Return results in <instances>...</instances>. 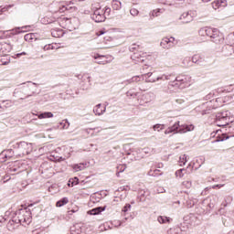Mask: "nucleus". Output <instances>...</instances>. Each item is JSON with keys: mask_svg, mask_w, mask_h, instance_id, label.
Here are the masks:
<instances>
[{"mask_svg": "<svg viewBox=\"0 0 234 234\" xmlns=\"http://www.w3.org/2000/svg\"><path fill=\"white\" fill-rule=\"evenodd\" d=\"M91 8L93 10L91 19L95 21V23H103V21L107 19L105 9H102L101 6H100V4H97V5L92 4Z\"/></svg>", "mask_w": 234, "mask_h": 234, "instance_id": "1", "label": "nucleus"}, {"mask_svg": "<svg viewBox=\"0 0 234 234\" xmlns=\"http://www.w3.org/2000/svg\"><path fill=\"white\" fill-rule=\"evenodd\" d=\"M191 83V77L187 75H179L176 78V80L170 82L172 87H177L178 89H186V87H189Z\"/></svg>", "mask_w": 234, "mask_h": 234, "instance_id": "2", "label": "nucleus"}, {"mask_svg": "<svg viewBox=\"0 0 234 234\" xmlns=\"http://www.w3.org/2000/svg\"><path fill=\"white\" fill-rule=\"evenodd\" d=\"M14 149H18V154L16 155V158L25 156V154H30L32 153V144L27 142L16 143L14 145Z\"/></svg>", "mask_w": 234, "mask_h": 234, "instance_id": "3", "label": "nucleus"}, {"mask_svg": "<svg viewBox=\"0 0 234 234\" xmlns=\"http://www.w3.org/2000/svg\"><path fill=\"white\" fill-rule=\"evenodd\" d=\"M216 124L218 127H226V125H229V112L226 111L217 113Z\"/></svg>", "mask_w": 234, "mask_h": 234, "instance_id": "4", "label": "nucleus"}, {"mask_svg": "<svg viewBox=\"0 0 234 234\" xmlns=\"http://www.w3.org/2000/svg\"><path fill=\"white\" fill-rule=\"evenodd\" d=\"M16 221L18 224H21L22 226H28V224L32 222V218H30L27 211L21 209L20 214L16 218Z\"/></svg>", "mask_w": 234, "mask_h": 234, "instance_id": "5", "label": "nucleus"}, {"mask_svg": "<svg viewBox=\"0 0 234 234\" xmlns=\"http://www.w3.org/2000/svg\"><path fill=\"white\" fill-rule=\"evenodd\" d=\"M93 58L94 59H97L95 63H97L98 65H107L114 59V58H112V56H105L100 54H96L95 56H93Z\"/></svg>", "mask_w": 234, "mask_h": 234, "instance_id": "6", "label": "nucleus"}, {"mask_svg": "<svg viewBox=\"0 0 234 234\" xmlns=\"http://www.w3.org/2000/svg\"><path fill=\"white\" fill-rule=\"evenodd\" d=\"M14 156H16L14 150L12 149L4 150L0 154V162L4 163V162H6L7 160H12Z\"/></svg>", "mask_w": 234, "mask_h": 234, "instance_id": "7", "label": "nucleus"}, {"mask_svg": "<svg viewBox=\"0 0 234 234\" xmlns=\"http://www.w3.org/2000/svg\"><path fill=\"white\" fill-rule=\"evenodd\" d=\"M133 61H135V63H144L146 59V54L142 51H135L131 56Z\"/></svg>", "mask_w": 234, "mask_h": 234, "instance_id": "8", "label": "nucleus"}, {"mask_svg": "<svg viewBox=\"0 0 234 234\" xmlns=\"http://www.w3.org/2000/svg\"><path fill=\"white\" fill-rule=\"evenodd\" d=\"M213 43H223L224 42V36L220 34V31L218 29H215L214 34L212 35V37L210 38Z\"/></svg>", "mask_w": 234, "mask_h": 234, "instance_id": "9", "label": "nucleus"}, {"mask_svg": "<svg viewBox=\"0 0 234 234\" xmlns=\"http://www.w3.org/2000/svg\"><path fill=\"white\" fill-rule=\"evenodd\" d=\"M179 19L185 24L191 23V21H193V12L187 11L183 13Z\"/></svg>", "mask_w": 234, "mask_h": 234, "instance_id": "10", "label": "nucleus"}, {"mask_svg": "<svg viewBox=\"0 0 234 234\" xmlns=\"http://www.w3.org/2000/svg\"><path fill=\"white\" fill-rule=\"evenodd\" d=\"M6 228L8 231H16V229L19 228V223L17 222V218H14L13 219L9 220L6 225Z\"/></svg>", "mask_w": 234, "mask_h": 234, "instance_id": "11", "label": "nucleus"}, {"mask_svg": "<svg viewBox=\"0 0 234 234\" xmlns=\"http://www.w3.org/2000/svg\"><path fill=\"white\" fill-rule=\"evenodd\" d=\"M204 61H206V59L204 58V56L200 54H195L192 57V63H195L196 65H199L200 67L204 65Z\"/></svg>", "mask_w": 234, "mask_h": 234, "instance_id": "12", "label": "nucleus"}, {"mask_svg": "<svg viewBox=\"0 0 234 234\" xmlns=\"http://www.w3.org/2000/svg\"><path fill=\"white\" fill-rule=\"evenodd\" d=\"M162 80L163 81L171 80V75H162L161 77H157L156 79H150L147 80V83H156V81H160Z\"/></svg>", "mask_w": 234, "mask_h": 234, "instance_id": "13", "label": "nucleus"}, {"mask_svg": "<svg viewBox=\"0 0 234 234\" xmlns=\"http://www.w3.org/2000/svg\"><path fill=\"white\" fill-rule=\"evenodd\" d=\"M105 111H106L105 106H102L101 104H97L93 108V112H94V114H96V116H101V114H103V112H105Z\"/></svg>", "mask_w": 234, "mask_h": 234, "instance_id": "14", "label": "nucleus"}, {"mask_svg": "<svg viewBox=\"0 0 234 234\" xmlns=\"http://www.w3.org/2000/svg\"><path fill=\"white\" fill-rule=\"evenodd\" d=\"M197 202V199L187 196L186 197H185V202L184 204L189 208V207H193V206H195V204Z\"/></svg>", "mask_w": 234, "mask_h": 234, "instance_id": "15", "label": "nucleus"}, {"mask_svg": "<svg viewBox=\"0 0 234 234\" xmlns=\"http://www.w3.org/2000/svg\"><path fill=\"white\" fill-rule=\"evenodd\" d=\"M179 127H180V122H176L173 126L168 127L165 131V134H171V133H175L176 131H178Z\"/></svg>", "mask_w": 234, "mask_h": 234, "instance_id": "16", "label": "nucleus"}, {"mask_svg": "<svg viewBox=\"0 0 234 234\" xmlns=\"http://www.w3.org/2000/svg\"><path fill=\"white\" fill-rule=\"evenodd\" d=\"M157 221L159 224H171L173 222V218L166 216H159L157 218Z\"/></svg>", "mask_w": 234, "mask_h": 234, "instance_id": "17", "label": "nucleus"}, {"mask_svg": "<svg viewBox=\"0 0 234 234\" xmlns=\"http://www.w3.org/2000/svg\"><path fill=\"white\" fill-rule=\"evenodd\" d=\"M160 45L163 48H166L167 50H169V48H173V45L169 42V37H164L161 40Z\"/></svg>", "mask_w": 234, "mask_h": 234, "instance_id": "18", "label": "nucleus"}, {"mask_svg": "<svg viewBox=\"0 0 234 234\" xmlns=\"http://www.w3.org/2000/svg\"><path fill=\"white\" fill-rule=\"evenodd\" d=\"M184 103H186V101L182 97H177L173 102L174 107H178L179 109H182L184 107Z\"/></svg>", "mask_w": 234, "mask_h": 234, "instance_id": "19", "label": "nucleus"}, {"mask_svg": "<svg viewBox=\"0 0 234 234\" xmlns=\"http://www.w3.org/2000/svg\"><path fill=\"white\" fill-rule=\"evenodd\" d=\"M195 129L193 124L190 125H184L182 128L179 129L178 133L183 134L184 133H189Z\"/></svg>", "mask_w": 234, "mask_h": 234, "instance_id": "20", "label": "nucleus"}, {"mask_svg": "<svg viewBox=\"0 0 234 234\" xmlns=\"http://www.w3.org/2000/svg\"><path fill=\"white\" fill-rule=\"evenodd\" d=\"M167 234H184V231L180 227H173L167 230Z\"/></svg>", "mask_w": 234, "mask_h": 234, "instance_id": "21", "label": "nucleus"}, {"mask_svg": "<svg viewBox=\"0 0 234 234\" xmlns=\"http://www.w3.org/2000/svg\"><path fill=\"white\" fill-rule=\"evenodd\" d=\"M101 211H105V207H95V208L90 210L88 213H89V215H100V213H101Z\"/></svg>", "mask_w": 234, "mask_h": 234, "instance_id": "22", "label": "nucleus"}, {"mask_svg": "<svg viewBox=\"0 0 234 234\" xmlns=\"http://www.w3.org/2000/svg\"><path fill=\"white\" fill-rule=\"evenodd\" d=\"M0 52L5 54V52H10V45L7 43H0Z\"/></svg>", "mask_w": 234, "mask_h": 234, "instance_id": "23", "label": "nucleus"}, {"mask_svg": "<svg viewBox=\"0 0 234 234\" xmlns=\"http://www.w3.org/2000/svg\"><path fill=\"white\" fill-rule=\"evenodd\" d=\"M112 8L113 10H122V2H120L118 0H113L112 2Z\"/></svg>", "mask_w": 234, "mask_h": 234, "instance_id": "24", "label": "nucleus"}, {"mask_svg": "<svg viewBox=\"0 0 234 234\" xmlns=\"http://www.w3.org/2000/svg\"><path fill=\"white\" fill-rule=\"evenodd\" d=\"M87 167V164L80 163L79 165H73L74 171H83Z\"/></svg>", "mask_w": 234, "mask_h": 234, "instance_id": "25", "label": "nucleus"}, {"mask_svg": "<svg viewBox=\"0 0 234 234\" xmlns=\"http://www.w3.org/2000/svg\"><path fill=\"white\" fill-rule=\"evenodd\" d=\"M54 114L50 112H43V113H40L38 115V118L39 120H43L45 118H53Z\"/></svg>", "mask_w": 234, "mask_h": 234, "instance_id": "26", "label": "nucleus"}, {"mask_svg": "<svg viewBox=\"0 0 234 234\" xmlns=\"http://www.w3.org/2000/svg\"><path fill=\"white\" fill-rule=\"evenodd\" d=\"M144 75H141V76H134L129 81V83H138V81H142V80H144Z\"/></svg>", "mask_w": 234, "mask_h": 234, "instance_id": "27", "label": "nucleus"}, {"mask_svg": "<svg viewBox=\"0 0 234 234\" xmlns=\"http://www.w3.org/2000/svg\"><path fill=\"white\" fill-rule=\"evenodd\" d=\"M66 204H69V198L68 197H63L59 201L57 202V207H61L65 206Z\"/></svg>", "mask_w": 234, "mask_h": 234, "instance_id": "28", "label": "nucleus"}, {"mask_svg": "<svg viewBox=\"0 0 234 234\" xmlns=\"http://www.w3.org/2000/svg\"><path fill=\"white\" fill-rule=\"evenodd\" d=\"M51 35H52L53 37H59L60 36H63V31L62 30L52 29L51 30Z\"/></svg>", "mask_w": 234, "mask_h": 234, "instance_id": "29", "label": "nucleus"}, {"mask_svg": "<svg viewBox=\"0 0 234 234\" xmlns=\"http://www.w3.org/2000/svg\"><path fill=\"white\" fill-rule=\"evenodd\" d=\"M187 163V155L186 154H183L179 157V164L180 165H186V164Z\"/></svg>", "mask_w": 234, "mask_h": 234, "instance_id": "30", "label": "nucleus"}, {"mask_svg": "<svg viewBox=\"0 0 234 234\" xmlns=\"http://www.w3.org/2000/svg\"><path fill=\"white\" fill-rule=\"evenodd\" d=\"M204 205H198L196 208V213H197V215H204L206 213V209H204V207H202Z\"/></svg>", "mask_w": 234, "mask_h": 234, "instance_id": "31", "label": "nucleus"}, {"mask_svg": "<svg viewBox=\"0 0 234 234\" xmlns=\"http://www.w3.org/2000/svg\"><path fill=\"white\" fill-rule=\"evenodd\" d=\"M125 169H127V165H120L119 166H117L118 172L116 173V176H120V173H123V171H125Z\"/></svg>", "mask_w": 234, "mask_h": 234, "instance_id": "32", "label": "nucleus"}, {"mask_svg": "<svg viewBox=\"0 0 234 234\" xmlns=\"http://www.w3.org/2000/svg\"><path fill=\"white\" fill-rule=\"evenodd\" d=\"M154 131H157L158 133H160V131H164V129H165V124H155L153 126Z\"/></svg>", "mask_w": 234, "mask_h": 234, "instance_id": "33", "label": "nucleus"}, {"mask_svg": "<svg viewBox=\"0 0 234 234\" xmlns=\"http://www.w3.org/2000/svg\"><path fill=\"white\" fill-rule=\"evenodd\" d=\"M2 105H3V107H5V109H8V107H12V105H14V101H9V100H7V101H2Z\"/></svg>", "mask_w": 234, "mask_h": 234, "instance_id": "34", "label": "nucleus"}, {"mask_svg": "<svg viewBox=\"0 0 234 234\" xmlns=\"http://www.w3.org/2000/svg\"><path fill=\"white\" fill-rule=\"evenodd\" d=\"M160 16V9H154L150 13V19H153V17H158Z\"/></svg>", "mask_w": 234, "mask_h": 234, "instance_id": "35", "label": "nucleus"}, {"mask_svg": "<svg viewBox=\"0 0 234 234\" xmlns=\"http://www.w3.org/2000/svg\"><path fill=\"white\" fill-rule=\"evenodd\" d=\"M158 173H160V170L158 169H150L148 175L149 176H158Z\"/></svg>", "mask_w": 234, "mask_h": 234, "instance_id": "36", "label": "nucleus"}, {"mask_svg": "<svg viewBox=\"0 0 234 234\" xmlns=\"http://www.w3.org/2000/svg\"><path fill=\"white\" fill-rule=\"evenodd\" d=\"M182 186L186 188V189H191V186H193V184L191 183V181L189 180H186L182 183Z\"/></svg>", "mask_w": 234, "mask_h": 234, "instance_id": "37", "label": "nucleus"}, {"mask_svg": "<svg viewBox=\"0 0 234 234\" xmlns=\"http://www.w3.org/2000/svg\"><path fill=\"white\" fill-rule=\"evenodd\" d=\"M184 171H186L185 168H182V169L177 170V171L176 172V176L177 178H182V177H184Z\"/></svg>", "mask_w": 234, "mask_h": 234, "instance_id": "38", "label": "nucleus"}, {"mask_svg": "<svg viewBox=\"0 0 234 234\" xmlns=\"http://www.w3.org/2000/svg\"><path fill=\"white\" fill-rule=\"evenodd\" d=\"M215 34V29L211 28V27H207V36L208 37H212V36Z\"/></svg>", "mask_w": 234, "mask_h": 234, "instance_id": "39", "label": "nucleus"}, {"mask_svg": "<svg viewBox=\"0 0 234 234\" xmlns=\"http://www.w3.org/2000/svg\"><path fill=\"white\" fill-rule=\"evenodd\" d=\"M199 36H207V27H202L198 31Z\"/></svg>", "mask_w": 234, "mask_h": 234, "instance_id": "40", "label": "nucleus"}, {"mask_svg": "<svg viewBox=\"0 0 234 234\" xmlns=\"http://www.w3.org/2000/svg\"><path fill=\"white\" fill-rule=\"evenodd\" d=\"M130 14L133 17H136V16H138L140 14V11H138V9H136V8H132V9H130Z\"/></svg>", "mask_w": 234, "mask_h": 234, "instance_id": "41", "label": "nucleus"}, {"mask_svg": "<svg viewBox=\"0 0 234 234\" xmlns=\"http://www.w3.org/2000/svg\"><path fill=\"white\" fill-rule=\"evenodd\" d=\"M10 63V59L6 58H2L0 59V65H8Z\"/></svg>", "mask_w": 234, "mask_h": 234, "instance_id": "42", "label": "nucleus"}, {"mask_svg": "<svg viewBox=\"0 0 234 234\" xmlns=\"http://www.w3.org/2000/svg\"><path fill=\"white\" fill-rule=\"evenodd\" d=\"M144 77L147 76L148 79H146L145 82L147 83V80H156L157 77H153V72H148L144 74Z\"/></svg>", "mask_w": 234, "mask_h": 234, "instance_id": "43", "label": "nucleus"}, {"mask_svg": "<svg viewBox=\"0 0 234 234\" xmlns=\"http://www.w3.org/2000/svg\"><path fill=\"white\" fill-rule=\"evenodd\" d=\"M7 173H8V175H14L15 173H17V168L12 166V167L8 168Z\"/></svg>", "mask_w": 234, "mask_h": 234, "instance_id": "44", "label": "nucleus"}, {"mask_svg": "<svg viewBox=\"0 0 234 234\" xmlns=\"http://www.w3.org/2000/svg\"><path fill=\"white\" fill-rule=\"evenodd\" d=\"M138 48H140V46L133 44L131 46L130 51L134 53V52H136L135 50H138Z\"/></svg>", "mask_w": 234, "mask_h": 234, "instance_id": "45", "label": "nucleus"}, {"mask_svg": "<svg viewBox=\"0 0 234 234\" xmlns=\"http://www.w3.org/2000/svg\"><path fill=\"white\" fill-rule=\"evenodd\" d=\"M127 211H131V204H126L123 208H122V212L123 213H127Z\"/></svg>", "mask_w": 234, "mask_h": 234, "instance_id": "46", "label": "nucleus"}, {"mask_svg": "<svg viewBox=\"0 0 234 234\" xmlns=\"http://www.w3.org/2000/svg\"><path fill=\"white\" fill-rule=\"evenodd\" d=\"M32 36H34L32 33L25 35L24 37L25 41H30L32 39Z\"/></svg>", "mask_w": 234, "mask_h": 234, "instance_id": "47", "label": "nucleus"}, {"mask_svg": "<svg viewBox=\"0 0 234 234\" xmlns=\"http://www.w3.org/2000/svg\"><path fill=\"white\" fill-rule=\"evenodd\" d=\"M27 83H28L27 87H28V89H31V90H34V87H37V83L30 82V81Z\"/></svg>", "mask_w": 234, "mask_h": 234, "instance_id": "48", "label": "nucleus"}, {"mask_svg": "<svg viewBox=\"0 0 234 234\" xmlns=\"http://www.w3.org/2000/svg\"><path fill=\"white\" fill-rule=\"evenodd\" d=\"M54 48V46H52L51 44L46 45L43 48V50L47 51V50H52Z\"/></svg>", "mask_w": 234, "mask_h": 234, "instance_id": "49", "label": "nucleus"}, {"mask_svg": "<svg viewBox=\"0 0 234 234\" xmlns=\"http://www.w3.org/2000/svg\"><path fill=\"white\" fill-rule=\"evenodd\" d=\"M59 14H63L64 12H67V5H62L58 8Z\"/></svg>", "mask_w": 234, "mask_h": 234, "instance_id": "50", "label": "nucleus"}, {"mask_svg": "<svg viewBox=\"0 0 234 234\" xmlns=\"http://www.w3.org/2000/svg\"><path fill=\"white\" fill-rule=\"evenodd\" d=\"M168 41H169L170 45H172V48L176 45V43H175V37H169Z\"/></svg>", "mask_w": 234, "mask_h": 234, "instance_id": "51", "label": "nucleus"}, {"mask_svg": "<svg viewBox=\"0 0 234 234\" xmlns=\"http://www.w3.org/2000/svg\"><path fill=\"white\" fill-rule=\"evenodd\" d=\"M104 16H111V8L110 7H105Z\"/></svg>", "mask_w": 234, "mask_h": 234, "instance_id": "52", "label": "nucleus"}, {"mask_svg": "<svg viewBox=\"0 0 234 234\" xmlns=\"http://www.w3.org/2000/svg\"><path fill=\"white\" fill-rule=\"evenodd\" d=\"M66 11L75 10L76 7L70 6V5H66Z\"/></svg>", "mask_w": 234, "mask_h": 234, "instance_id": "53", "label": "nucleus"}, {"mask_svg": "<svg viewBox=\"0 0 234 234\" xmlns=\"http://www.w3.org/2000/svg\"><path fill=\"white\" fill-rule=\"evenodd\" d=\"M146 96H150V98H152V100H154V93H153V92H148L146 94Z\"/></svg>", "mask_w": 234, "mask_h": 234, "instance_id": "54", "label": "nucleus"}, {"mask_svg": "<svg viewBox=\"0 0 234 234\" xmlns=\"http://www.w3.org/2000/svg\"><path fill=\"white\" fill-rule=\"evenodd\" d=\"M21 56H27L26 52H22V53H17L16 54V58H21Z\"/></svg>", "mask_w": 234, "mask_h": 234, "instance_id": "55", "label": "nucleus"}, {"mask_svg": "<svg viewBox=\"0 0 234 234\" xmlns=\"http://www.w3.org/2000/svg\"><path fill=\"white\" fill-rule=\"evenodd\" d=\"M103 34H106L103 30L97 32V36H103Z\"/></svg>", "mask_w": 234, "mask_h": 234, "instance_id": "56", "label": "nucleus"}, {"mask_svg": "<svg viewBox=\"0 0 234 234\" xmlns=\"http://www.w3.org/2000/svg\"><path fill=\"white\" fill-rule=\"evenodd\" d=\"M8 8H12V5H8L7 7L2 8V12H6V10H8Z\"/></svg>", "mask_w": 234, "mask_h": 234, "instance_id": "57", "label": "nucleus"}, {"mask_svg": "<svg viewBox=\"0 0 234 234\" xmlns=\"http://www.w3.org/2000/svg\"><path fill=\"white\" fill-rule=\"evenodd\" d=\"M215 187H224V185H216L213 186V189H215Z\"/></svg>", "mask_w": 234, "mask_h": 234, "instance_id": "58", "label": "nucleus"}, {"mask_svg": "<svg viewBox=\"0 0 234 234\" xmlns=\"http://www.w3.org/2000/svg\"><path fill=\"white\" fill-rule=\"evenodd\" d=\"M187 61H189V59L184 58V59H183V65H186V63Z\"/></svg>", "mask_w": 234, "mask_h": 234, "instance_id": "59", "label": "nucleus"}, {"mask_svg": "<svg viewBox=\"0 0 234 234\" xmlns=\"http://www.w3.org/2000/svg\"><path fill=\"white\" fill-rule=\"evenodd\" d=\"M16 34H21V31H19V27L15 30Z\"/></svg>", "mask_w": 234, "mask_h": 234, "instance_id": "60", "label": "nucleus"}, {"mask_svg": "<svg viewBox=\"0 0 234 234\" xmlns=\"http://www.w3.org/2000/svg\"><path fill=\"white\" fill-rule=\"evenodd\" d=\"M33 94H36V91H32L31 94H28V95L27 96V98H30V96H32Z\"/></svg>", "mask_w": 234, "mask_h": 234, "instance_id": "61", "label": "nucleus"}, {"mask_svg": "<svg viewBox=\"0 0 234 234\" xmlns=\"http://www.w3.org/2000/svg\"><path fill=\"white\" fill-rule=\"evenodd\" d=\"M5 179H6V182H8V180H10V176H6Z\"/></svg>", "mask_w": 234, "mask_h": 234, "instance_id": "62", "label": "nucleus"}, {"mask_svg": "<svg viewBox=\"0 0 234 234\" xmlns=\"http://www.w3.org/2000/svg\"><path fill=\"white\" fill-rule=\"evenodd\" d=\"M64 21H70L69 18H67V17H63L62 18Z\"/></svg>", "mask_w": 234, "mask_h": 234, "instance_id": "63", "label": "nucleus"}, {"mask_svg": "<svg viewBox=\"0 0 234 234\" xmlns=\"http://www.w3.org/2000/svg\"><path fill=\"white\" fill-rule=\"evenodd\" d=\"M174 204H178V205H180V201L174 202Z\"/></svg>", "mask_w": 234, "mask_h": 234, "instance_id": "64", "label": "nucleus"}]
</instances>
